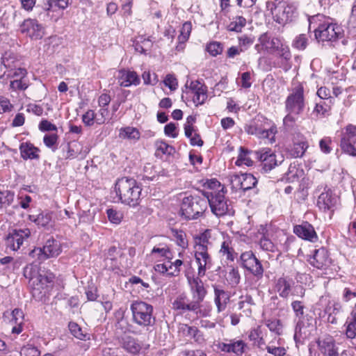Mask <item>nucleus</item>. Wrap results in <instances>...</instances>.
Masks as SVG:
<instances>
[{
  "label": "nucleus",
  "instance_id": "obj_1",
  "mask_svg": "<svg viewBox=\"0 0 356 356\" xmlns=\"http://www.w3.org/2000/svg\"><path fill=\"white\" fill-rule=\"evenodd\" d=\"M211 230L204 232L194 236V252L195 262L197 264V274L200 277L205 275L207 269L210 268L212 259L208 252L209 247L211 245Z\"/></svg>",
  "mask_w": 356,
  "mask_h": 356
},
{
  "label": "nucleus",
  "instance_id": "obj_2",
  "mask_svg": "<svg viewBox=\"0 0 356 356\" xmlns=\"http://www.w3.org/2000/svg\"><path fill=\"white\" fill-rule=\"evenodd\" d=\"M208 200L205 192L202 195H191L182 200L180 213L186 220L197 219L207 210Z\"/></svg>",
  "mask_w": 356,
  "mask_h": 356
},
{
  "label": "nucleus",
  "instance_id": "obj_3",
  "mask_svg": "<svg viewBox=\"0 0 356 356\" xmlns=\"http://www.w3.org/2000/svg\"><path fill=\"white\" fill-rule=\"evenodd\" d=\"M303 90H296L289 95L286 100V110L287 115L283 119V123L286 129L291 127L298 119V115L304 108Z\"/></svg>",
  "mask_w": 356,
  "mask_h": 356
},
{
  "label": "nucleus",
  "instance_id": "obj_4",
  "mask_svg": "<svg viewBox=\"0 0 356 356\" xmlns=\"http://www.w3.org/2000/svg\"><path fill=\"white\" fill-rule=\"evenodd\" d=\"M295 282L289 276L282 275L275 280L274 289L279 296L287 299L291 295L304 298L305 289L301 285L294 286Z\"/></svg>",
  "mask_w": 356,
  "mask_h": 356
},
{
  "label": "nucleus",
  "instance_id": "obj_5",
  "mask_svg": "<svg viewBox=\"0 0 356 356\" xmlns=\"http://www.w3.org/2000/svg\"><path fill=\"white\" fill-rule=\"evenodd\" d=\"M225 193L223 186L218 191L205 192L208 204H209L212 213L218 217L225 216L229 211Z\"/></svg>",
  "mask_w": 356,
  "mask_h": 356
},
{
  "label": "nucleus",
  "instance_id": "obj_6",
  "mask_svg": "<svg viewBox=\"0 0 356 356\" xmlns=\"http://www.w3.org/2000/svg\"><path fill=\"white\" fill-rule=\"evenodd\" d=\"M241 266L257 280L263 277L264 269L261 261L252 251L243 252L240 257Z\"/></svg>",
  "mask_w": 356,
  "mask_h": 356
},
{
  "label": "nucleus",
  "instance_id": "obj_7",
  "mask_svg": "<svg viewBox=\"0 0 356 356\" xmlns=\"http://www.w3.org/2000/svg\"><path fill=\"white\" fill-rule=\"evenodd\" d=\"M115 191L122 203L130 205V203L133 201V179L127 177L118 179L115 185Z\"/></svg>",
  "mask_w": 356,
  "mask_h": 356
},
{
  "label": "nucleus",
  "instance_id": "obj_8",
  "mask_svg": "<svg viewBox=\"0 0 356 356\" xmlns=\"http://www.w3.org/2000/svg\"><path fill=\"white\" fill-rule=\"evenodd\" d=\"M31 235L29 229H12L5 238L6 250L17 251L22 245L24 239Z\"/></svg>",
  "mask_w": 356,
  "mask_h": 356
},
{
  "label": "nucleus",
  "instance_id": "obj_9",
  "mask_svg": "<svg viewBox=\"0 0 356 356\" xmlns=\"http://www.w3.org/2000/svg\"><path fill=\"white\" fill-rule=\"evenodd\" d=\"M341 33V28L337 24L325 22L315 30V37L321 41H335Z\"/></svg>",
  "mask_w": 356,
  "mask_h": 356
},
{
  "label": "nucleus",
  "instance_id": "obj_10",
  "mask_svg": "<svg viewBox=\"0 0 356 356\" xmlns=\"http://www.w3.org/2000/svg\"><path fill=\"white\" fill-rule=\"evenodd\" d=\"M340 147L343 152L356 156V126L348 125L342 134Z\"/></svg>",
  "mask_w": 356,
  "mask_h": 356
},
{
  "label": "nucleus",
  "instance_id": "obj_11",
  "mask_svg": "<svg viewBox=\"0 0 356 356\" xmlns=\"http://www.w3.org/2000/svg\"><path fill=\"white\" fill-rule=\"evenodd\" d=\"M230 184L232 188L236 191H246L254 188L257 184V180L252 174H236L231 176Z\"/></svg>",
  "mask_w": 356,
  "mask_h": 356
},
{
  "label": "nucleus",
  "instance_id": "obj_12",
  "mask_svg": "<svg viewBox=\"0 0 356 356\" xmlns=\"http://www.w3.org/2000/svg\"><path fill=\"white\" fill-rule=\"evenodd\" d=\"M153 307L146 302L135 301V322L147 326L151 324Z\"/></svg>",
  "mask_w": 356,
  "mask_h": 356
},
{
  "label": "nucleus",
  "instance_id": "obj_13",
  "mask_svg": "<svg viewBox=\"0 0 356 356\" xmlns=\"http://www.w3.org/2000/svg\"><path fill=\"white\" fill-rule=\"evenodd\" d=\"M188 284L190 286L191 292L193 296V301L195 302L200 307L207 295V290L204 286V283L200 279V276L197 277L186 275Z\"/></svg>",
  "mask_w": 356,
  "mask_h": 356
},
{
  "label": "nucleus",
  "instance_id": "obj_14",
  "mask_svg": "<svg viewBox=\"0 0 356 356\" xmlns=\"http://www.w3.org/2000/svg\"><path fill=\"white\" fill-rule=\"evenodd\" d=\"M20 31L32 40L41 39L44 33L42 26L35 19H25L20 26Z\"/></svg>",
  "mask_w": 356,
  "mask_h": 356
},
{
  "label": "nucleus",
  "instance_id": "obj_15",
  "mask_svg": "<svg viewBox=\"0 0 356 356\" xmlns=\"http://www.w3.org/2000/svg\"><path fill=\"white\" fill-rule=\"evenodd\" d=\"M275 58L273 61L274 67L289 71L292 67L291 54L286 44H283L275 51Z\"/></svg>",
  "mask_w": 356,
  "mask_h": 356
},
{
  "label": "nucleus",
  "instance_id": "obj_16",
  "mask_svg": "<svg viewBox=\"0 0 356 356\" xmlns=\"http://www.w3.org/2000/svg\"><path fill=\"white\" fill-rule=\"evenodd\" d=\"M309 261L312 266L318 269H326L332 264L329 252L325 248L316 249Z\"/></svg>",
  "mask_w": 356,
  "mask_h": 356
},
{
  "label": "nucleus",
  "instance_id": "obj_17",
  "mask_svg": "<svg viewBox=\"0 0 356 356\" xmlns=\"http://www.w3.org/2000/svg\"><path fill=\"white\" fill-rule=\"evenodd\" d=\"M293 146L289 150L290 155L293 158H302L309 147V144L305 136L300 132L295 133L293 136Z\"/></svg>",
  "mask_w": 356,
  "mask_h": 356
},
{
  "label": "nucleus",
  "instance_id": "obj_18",
  "mask_svg": "<svg viewBox=\"0 0 356 356\" xmlns=\"http://www.w3.org/2000/svg\"><path fill=\"white\" fill-rule=\"evenodd\" d=\"M291 307L292 308L293 312H294L296 317L298 319V321L295 328L294 334V339L296 340V342H298L300 341L301 339L302 338L301 332V324L302 323V321L305 316V305L304 302L296 300L291 302Z\"/></svg>",
  "mask_w": 356,
  "mask_h": 356
},
{
  "label": "nucleus",
  "instance_id": "obj_19",
  "mask_svg": "<svg viewBox=\"0 0 356 356\" xmlns=\"http://www.w3.org/2000/svg\"><path fill=\"white\" fill-rule=\"evenodd\" d=\"M258 159L261 162L262 170L268 172L278 165L276 155L270 149H262L256 152Z\"/></svg>",
  "mask_w": 356,
  "mask_h": 356
},
{
  "label": "nucleus",
  "instance_id": "obj_20",
  "mask_svg": "<svg viewBox=\"0 0 356 356\" xmlns=\"http://www.w3.org/2000/svg\"><path fill=\"white\" fill-rule=\"evenodd\" d=\"M293 232L302 239L310 242H316L318 240L317 234L314 227L307 222H303L293 227Z\"/></svg>",
  "mask_w": 356,
  "mask_h": 356
},
{
  "label": "nucleus",
  "instance_id": "obj_21",
  "mask_svg": "<svg viewBox=\"0 0 356 356\" xmlns=\"http://www.w3.org/2000/svg\"><path fill=\"white\" fill-rule=\"evenodd\" d=\"M337 197L334 195L330 190H327L319 195L317 204L319 209L323 211H330L332 213L337 204Z\"/></svg>",
  "mask_w": 356,
  "mask_h": 356
},
{
  "label": "nucleus",
  "instance_id": "obj_22",
  "mask_svg": "<svg viewBox=\"0 0 356 356\" xmlns=\"http://www.w3.org/2000/svg\"><path fill=\"white\" fill-rule=\"evenodd\" d=\"M44 252V257L47 259L56 257L62 252L61 243L53 236L46 239L44 244L41 247Z\"/></svg>",
  "mask_w": 356,
  "mask_h": 356
},
{
  "label": "nucleus",
  "instance_id": "obj_23",
  "mask_svg": "<svg viewBox=\"0 0 356 356\" xmlns=\"http://www.w3.org/2000/svg\"><path fill=\"white\" fill-rule=\"evenodd\" d=\"M19 149L21 157L24 160H38L40 159V149L31 142L27 141L20 143Z\"/></svg>",
  "mask_w": 356,
  "mask_h": 356
},
{
  "label": "nucleus",
  "instance_id": "obj_24",
  "mask_svg": "<svg viewBox=\"0 0 356 356\" xmlns=\"http://www.w3.org/2000/svg\"><path fill=\"white\" fill-rule=\"evenodd\" d=\"M259 40L262 41L263 45L265 47V51L270 54L275 53L281 46L285 44L280 38L271 37L267 33L261 34Z\"/></svg>",
  "mask_w": 356,
  "mask_h": 356
},
{
  "label": "nucleus",
  "instance_id": "obj_25",
  "mask_svg": "<svg viewBox=\"0 0 356 356\" xmlns=\"http://www.w3.org/2000/svg\"><path fill=\"white\" fill-rule=\"evenodd\" d=\"M172 307L174 309L181 310V311H197L199 308L198 305L193 302H188V298L185 294H180L177 296L174 302H172Z\"/></svg>",
  "mask_w": 356,
  "mask_h": 356
},
{
  "label": "nucleus",
  "instance_id": "obj_26",
  "mask_svg": "<svg viewBox=\"0 0 356 356\" xmlns=\"http://www.w3.org/2000/svg\"><path fill=\"white\" fill-rule=\"evenodd\" d=\"M29 218L39 227L47 229L52 227V213L50 211H44L38 215H29Z\"/></svg>",
  "mask_w": 356,
  "mask_h": 356
},
{
  "label": "nucleus",
  "instance_id": "obj_27",
  "mask_svg": "<svg viewBox=\"0 0 356 356\" xmlns=\"http://www.w3.org/2000/svg\"><path fill=\"white\" fill-rule=\"evenodd\" d=\"M319 346L324 356H339L338 349L332 337H327L321 341Z\"/></svg>",
  "mask_w": 356,
  "mask_h": 356
},
{
  "label": "nucleus",
  "instance_id": "obj_28",
  "mask_svg": "<svg viewBox=\"0 0 356 356\" xmlns=\"http://www.w3.org/2000/svg\"><path fill=\"white\" fill-rule=\"evenodd\" d=\"M248 339L252 341L253 345L259 348L264 349L266 347V341L264 339V333L260 326L251 329L248 333Z\"/></svg>",
  "mask_w": 356,
  "mask_h": 356
},
{
  "label": "nucleus",
  "instance_id": "obj_29",
  "mask_svg": "<svg viewBox=\"0 0 356 356\" xmlns=\"http://www.w3.org/2000/svg\"><path fill=\"white\" fill-rule=\"evenodd\" d=\"M256 136L259 138H266L272 143L275 141V136L277 133V127L275 125L267 127H262L261 124L257 122Z\"/></svg>",
  "mask_w": 356,
  "mask_h": 356
},
{
  "label": "nucleus",
  "instance_id": "obj_30",
  "mask_svg": "<svg viewBox=\"0 0 356 356\" xmlns=\"http://www.w3.org/2000/svg\"><path fill=\"white\" fill-rule=\"evenodd\" d=\"M179 332L184 337L193 338L195 341L198 342L203 339L200 331L195 326L180 324L179 326Z\"/></svg>",
  "mask_w": 356,
  "mask_h": 356
},
{
  "label": "nucleus",
  "instance_id": "obj_31",
  "mask_svg": "<svg viewBox=\"0 0 356 356\" xmlns=\"http://www.w3.org/2000/svg\"><path fill=\"white\" fill-rule=\"evenodd\" d=\"M213 289L215 294V304L216 305L218 312H220L225 309L226 305L229 300V296L226 291L219 289L216 286H213Z\"/></svg>",
  "mask_w": 356,
  "mask_h": 356
},
{
  "label": "nucleus",
  "instance_id": "obj_32",
  "mask_svg": "<svg viewBox=\"0 0 356 356\" xmlns=\"http://www.w3.org/2000/svg\"><path fill=\"white\" fill-rule=\"evenodd\" d=\"M150 255L154 258H165L168 261L172 259V254L170 248L163 243L155 245L152 248Z\"/></svg>",
  "mask_w": 356,
  "mask_h": 356
},
{
  "label": "nucleus",
  "instance_id": "obj_33",
  "mask_svg": "<svg viewBox=\"0 0 356 356\" xmlns=\"http://www.w3.org/2000/svg\"><path fill=\"white\" fill-rule=\"evenodd\" d=\"M346 334L348 338L354 339L356 337V303L350 312V316L346 320Z\"/></svg>",
  "mask_w": 356,
  "mask_h": 356
},
{
  "label": "nucleus",
  "instance_id": "obj_34",
  "mask_svg": "<svg viewBox=\"0 0 356 356\" xmlns=\"http://www.w3.org/2000/svg\"><path fill=\"white\" fill-rule=\"evenodd\" d=\"M62 150L63 158L65 159H74L79 154L76 143H67L60 147Z\"/></svg>",
  "mask_w": 356,
  "mask_h": 356
},
{
  "label": "nucleus",
  "instance_id": "obj_35",
  "mask_svg": "<svg viewBox=\"0 0 356 356\" xmlns=\"http://www.w3.org/2000/svg\"><path fill=\"white\" fill-rule=\"evenodd\" d=\"M2 63L6 68L13 71V68H16L18 65L19 60L18 56L13 51H6L1 58Z\"/></svg>",
  "mask_w": 356,
  "mask_h": 356
},
{
  "label": "nucleus",
  "instance_id": "obj_36",
  "mask_svg": "<svg viewBox=\"0 0 356 356\" xmlns=\"http://www.w3.org/2000/svg\"><path fill=\"white\" fill-rule=\"evenodd\" d=\"M70 333L76 338L86 341L90 339V334L84 331L81 326L75 322L71 321L68 324Z\"/></svg>",
  "mask_w": 356,
  "mask_h": 356
},
{
  "label": "nucleus",
  "instance_id": "obj_37",
  "mask_svg": "<svg viewBox=\"0 0 356 356\" xmlns=\"http://www.w3.org/2000/svg\"><path fill=\"white\" fill-rule=\"evenodd\" d=\"M131 325H128L122 336V348L131 353H133L134 349V337L132 336L134 332L131 331Z\"/></svg>",
  "mask_w": 356,
  "mask_h": 356
},
{
  "label": "nucleus",
  "instance_id": "obj_38",
  "mask_svg": "<svg viewBox=\"0 0 356 356\" xmlns=\"http://www.w3.org/2000/svg\"><path fill=\"white\" fill-rule=\"evenodd\" d=\"M191 32V22H185L180 31V34L178 36L179 44L176 47L177 51L183 49V44L188 40Z\"/></svg>",
  "mask_w": 356,
  "mask_h": 356
},
{
  "label": "nucleus",
  "instance_id": "obj_39",
  "mask_svg": "<svg viewBox=\"0 0 356 356\" xmlns=\"http://www.w3.org/2000/svg\"><path fill=\"white\" fill-rule=\"evenodd\" d=\"M118 83L122 87L130 86L134 83V72L124 70L118 72Z\"/></svg>",
  "mask_w": 356,
  "mask_h": 356
},
{
  "label": "nucleus",
  "instance_id": "obj_40",
  "mask_svg": "<svg viewBox=\"0 0 356 356\" xmlns=\"http://www.w3.org/2000/svg\"><path fill=\"white\" fill-rule=\"evenodd\" d=\"M220 253L225 257L227 259L233 261L236 257V253L231 245L229 240L224 241L220 247Z\"/></svg>",
  "mask_w": 356,
  "mask_h": 356
},
{
  "label": "nucleus",
  "instance_id": "obj_41",
  "mask_svg": "<svg viewBox=\"0 0 356 356\" xmlns=\"http://www.w3.org/2000/svg\"><path fill=\"white\" fill-rule=\"evenodd\" d=\"M245 24V18L243 16L236 15L227 26V30L229 31L241 32Z\"/></svg>",
  "mask_w": 356,
  "mask_h": 356
},
{
  "label": "nucleus",
  "instance_id": "obj_42",
  "mask_svg": "<svg viewBox=\"0 0 356 356\" xmlns=\"http://www.w3.org/2000/svg\"><path fill=\"white\" fill-rule=\"evenodd\" d=\"M249 153L250 152L248 150L243 147H240V152L236 161H235V164L238 166H252L253 164V161L249 156Z\"/></svg>",
  "mask_w": 356,
  "mask_h": 356
},
{
  "label": "nucleus",
  "instance_id": "obj_43",
  "mask_svg": "<svg viewBox=\"0 0 356 356\" xmlns=\"http://www.w3.org/2000/svg\"><path fill=\"white\" fill-rule=\"evenodd\" d=\"M116 252L117 248L115 246H112L108 250L106 257L104 259L106 268L113 269L117 266L118 263L115 257Z\"/></svg>",
  "mask_w": 356,
  "mask_h": 356
},
{
  "label": "nucleus",
  "instance_id": "obj_44",
  "mask_svg": "<svg viewBox=\"0 0 356 356\" xmlns=\"http://www.w3.org/2000/svg\"><path fill=\"white\" fill-rule=\"evenodd\" d=\"M186 92L193 98L196 105L204 104L207 98V90H186Z\"/></svg>",
  "mask_w": 356,
  "mask_h": 356
},
{
  "label": "nucleus",
  "instance_id": "obj_45",
  "mask_svg": "<svg viewBox=\"0 0 356 356\" xmlns=\"http://www.w3.org/2000/svg\"><path fill=\"white\" fill-rule=\"evenodd\" d=\"M155 145L156 148V155H159V153L167 155H172L175 152V149L164 141L158 140L156 142Z\"/></svg>",
  "mask_w": 356,
  "mask_h": 356
},
{
  "label": "nucleus",
  "instance_id": "obj_46",
  "mask_svg": "<svg viewBox=\"0 0 356 356\" xmlns=\"http://www.w3.org/2000/svg\"><path fill=\"white\" fill-rule=\"evenodd\" d=\"M58 136L56 134H45L43 138L44 144L53 152L58 149Z\"/></svg>",
  "mask_w": 356,
  "mask_h": 356
},
{
  "label": "nucleus",
  "instance_id": "obj_47",
  "mask_svg": "<svg viewBox=\"0 0 356 356\" xmlns=\"http://www.w3.org/2000/svg\"><path fill=\"white\" fill-rule=\"evenodd\" d=\"M12 77L10 80V88L11 89H26L28 84L26 83V78L20 79L18 76H14L13 74H9Z\"/></svg>",
  "mask_w": 356,
  "mask_h": 356
},
{
  "label": "nucleus",
  "instance_id": "obj_48",
  "mask_svg": "<svg viewBox=\"0 0 356 356\" xmlns=\"http://www.w3.org/2000/svg\"><path fill=\"white\" fill-rule=\"evenodd\" d=\"M246 343L243 340H230V353L241 355L245 352Z\"/></svg>",
  "mask_w": 356,
  "mask_h": 356
},
{
  "label": "nucleus",
  "instance_id": "obj_49",
  "mask_svg": "<svg viewBox=\"0 0 356 356\" xmlns=\"http://www.w3.org/2000/svg\"><path fill=\"white\" fill-rule=\"evenodd\" d=\"M70 0H48L46 10H55L56 8L65 9L69 6Z\"/></svg>",
  "mask_w": 356,
  "mask_h": 356
},
{
  "label": "nucleus",
  "instance_id": "obj_50",
  "mask_svg": "<svg viewBox=\"0 0 356 356\" xmlns=\"http://www.w3.org/2000/svg\"><path fill=\"white\" fill-rule=\"evenodd\" d=\"M149 288V284L143 282L140 277L135 276V291L137 290L142 297L147 296Z\"/></svg>",
  "mask_w": 356,
  "mask_h": 356
},
{
  "label": "nucleus",
  "instance_id": "obj_51",
  "mask_svg": "<svg viewBox=\"0 0 356 356\" xmlns=\"http://www.w3.org/2000/svg\"><path fill=\"white\" fill-rule=\"evenodd\" d=\"M259 245L264 251L273 252L277 250L274 243L265 234H264L260 238Z\"/></svg>",
  "mask_w": 356,
  "mask_h": 356
},
{
  "label": "nucleus",
  "instance_id": "obj_52",
  "mask_svg": "<svg viewBox=\"0 0 356 356\" xmlns=\"http://www.w3.org/2000/svg\"><path fill=\"white\" fill-rule=\"evenodd\" d=\"M172 235L176 238L177 244L183 248H186L188 246V241L186 239V234L178 229H172Z\"/></svg>",
  "mask_w": 356,
  "mask_h": 356
},
{
  "label": "nucleus",
  "instance_id": "obj_53",
  "mask_svg": "<svg viewBox=\"0 0 356 356\" xmlns=\"http://www.w3.org/2000/svg\"><path fill=\"white\" fill-rule=\"evenodd\" d=\"M38 279L42 284H46L47 286L49 284H53L54 282L55 275L50 271H42L39 273Z\"/></svg>",
  "mask_w": 356,
  "mask_h": 356
},
{
  "label": "nucleus",
  "instance_id": "obj_54",
  "mask_svg": "<svg viewBox=\"0 0 356 356\" xmlns=\"http://www.w3.org/2000/svg\"><path fill=\"white\" fill-rule=\"evenodd\" d=\"M207 51L212 56H216L222 52V44L219 42H212L207 45Z\"/></svg>",
  "mask_w": 356,
  "mask_h": 356
},
{
  "label": "nucleus",
  "instance_id": "obj_55",
  "mask_svg": "<svg viewBox=\"0 0 356 356\" xmlns=\"http://www.w3.org/2000/svg\"><path fill=\"white\" fill-rule=\"evenodd\" d=\"M308 39L305 34L298 35L293 42V47L298 50H304L307 46Z\"/></svg>",
  "mask_w": 356,
  "mask_h": 356
},
{
  "label": "nucleus",
  "instance_id": "obj_56",
  "mask_svg": "<svg viewBox=\"0 0 356 356\" xmlns=\"http://www.w3.org/2000/svg\"><path fill=\"white\" fill-rule=\"evenodd\" d=\"M241 280V276L237 268H232L228 273L227 280L232 286H236Z\"/></svg>",
  "mask_w": 356,
  "mask_h": 356
},
{
  "label": "nucleus",
  "instance_id": "obj_57",
  "mask_svg": "<svg viewBox=\"0 0 356 356\" xmlns=\"http://www.w3.org/2000/svg\"><path fill=\"white\" fill-rule=\"evenodd\" d=\"M266 326L268 327V329L277 334H280L282 332V326L280 323V321L278 319H273V320H268L266 321Z\"/></svg>",
  "mask_w": 356,
  "mask_h": 356
},
{
  "label": "nucleus",
  "instance_id": "obj_58",
  "mask_svg": "<svg viewBox=\"0 0 356 356\" xmlns=\"http://www.w3.org/2000/svg\"><path fill=\"white\" fill-rule=\"evenodd\" d=\"M328 105L325 102H318L316 104V106L313 111V115H315L317 118L325 116L328 111Z\"/></svg>",
  "mask_w": 356,
  "mask_h": 356
},
{
  "label": "nucleus",
  "instance_id": "obj_59",
  "mask_svg": "<svg viewBox=\"0 0 356 356\" xmlns=\"http://www.w3.org/2000/svg\"><path fill=\"white\" fill-rule=\"evenodd\" d=\"M196 118L194 115L187 117L184 124V133L186 137H191L193 130V124L195 122Z\"/></svg>",
  "mask_w": 356,
  "mask_h": 356
},
{
  "label": "nucleus",
  "instance_id": "obj_60",
  "mask_svg": "<svg viewBox=\"0 0 356 356\" xmlns=\"http://www.w3.org/2000/svg\"><path fill=\"white\" fill-rule=\"evenodd\" d=\"M39 350L31 345L24 346L20 351L21 356H40Z\"/></svg>",
  "mask_w": 356,
  "mask_h": 356
},
{
  "label": "nucleus",
  "instance_id": "obj_61",
  "mask_svg": "<svg viewBox=\"0 0 356 356\" xmlns=\"http://www.w3.org/2000/svg\"><path fill=\"white\" fill-rule=\"evenodd\" d=\"M238 42L241 51H244L253 44L254 38L248 35H242L238 38Z\"/></svg>",
  "mask_w": 356,
  "mask_h": 356
},
{
  "label": "nucleus",
  "instance_id": "obj_62",
  "mask_svg": "<svg viewBox=\"0 0 356 356\" xmlns=\"http://www.w3.org/2000/svg\"><path fill=\"white\" fill-rule=\"evenodd\" d=\"M356 298V289L346 287L343 290L342 300L345 302H349Z\"/></svg>",
  "mask_w": 356,
  "mask_h": 356
},
{
  "label": "nucleus",
  "instance_id": "obj_63",
  "mask_svg": "<svg viewBox=\"0 0 356 356\" xmlns=\"http://www.w3.org/2000/svg\"><path fill=\"white\" fill-rule=\"evenodd\" d=\"M29 255L33 259H35L37 261H38L39 263H41L46 260L44 255V252L42 251L41 247L34 248L32 250L29 252Z\"/></svg>",
  "mask_w": 356,
  "mask_h": 356
},
{
  "label": "nucleus",
  "instance_id": "obj_64",
  "mask_svg": "<svg viewBox=\"0 0 356 356\" xmlns=\"http://www.w3.org/2000/svg\"><path fill=\"white\" fill-rule=\"evenodd\" d=\"M95 113L93 110H88L82 116V121L87 127H91L95 123Z\"/></svg>",
  "mask_w": 356,
  "mask_h": 356
}]
</instances>
